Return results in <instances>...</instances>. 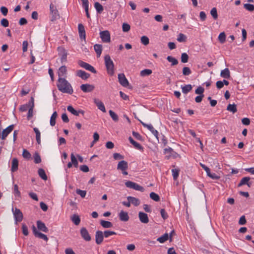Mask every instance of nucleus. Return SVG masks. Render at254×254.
Segmentation results:
<instances>
[{
    "instance_id": "obj_1",
    "label": "nucleus",
    "mask_w": 254,
    "mask_h": 254,
    "mask_svg": "<svg viewBox=\"0 0 254 254\" xmlns=\"http://www.w3.org/2000/svg\"><path fill=\"white\" fill-rule=\"evenodd\" d=\"M57 87L58 89L63 93L69 94H71L73 93V89L71 85L64 78H59Z\"/></svg>"
},
{
    "instance_id": "obj_2",
    "label": "nucleus",
    "mask_w": 254,
    "mask_h": 254,
    "mask_svg": "<svg viewBox=\"0 0 254 254\" xmlns=\"http://www.w3.org/2000/svg\"><path fill=\"white\" fill-rule=\"evenodd\" d=\"M105 64L107 68V72L110 75L114 74V64L109 55H106L104 57Z\"/></svg>"
},
{
    "instance_id": "obj_3",
    "label": "nucleus",
    "mask_w": 254,
    "mask_h": 254,
    "mask_svg": "<svg viewBox=\"0 0 254 254\" xmlns=\"http://www.w3.org/2000/svg\"><path fill=\"white\" fill-rule=\"evenodd\" d=\"M50 14L51 15V20L52 21H55L60 18V14L57 7L51 3L50 5Z\"/></svg>"
},
{
    "instance_id": "obj_4",
    "label": "nucleus",
    "mask_w": 254,
    "mask_h": 254,
    "mask_svg": "<svg viewBox=\"0 0 254 254\" xmlns=\"http://www.w3.org/2000/svg\"><path fill=\"white\" fill-rule=\"evenodd\" d=\"M126 186L128 188L132 189L134 190L143 192L144 189L142 186L139 185L136 183L128 181L125 183Z\"/></svg>"
},
{
    "instance_id": "obj_5",
    "label": "nucleus",
    "mask_w": 254,
    "mask_h": 254,
    "mask_svg": "<svg viewBox=\"0 0 254 254\" xmlns=\"http://www.w3.org/2000/svg\"><path fill=\"white\" fill-rule=\"evenodd\" d=\"M100 36L102 41L104 43H109L111 41V36L109 31L105 30L100 32Z\"/></svg>"
},
{
    "instance_id": "obj_6",
    "label": "nucleus",
    "mask_w": 254,
    "mask_h": 254,
    "mask_svg": "<svg viewBox=\"0 0 254 254\" xmlns=\"http://www.w3.org/2000/svg\"><path fill=\"white\" fill-rule=\"evenodd\" d=\"M78 64L81 67L85 68L86 70H88L94 73H96V70L95 69L94 67L87 63L80 60L78 62Z\"/></svg>"
},
{
    "instance_id": "obj_7",
    "label": "nucleus",
    "mask_w": 254,
    "mask_h": 254,
    "mask_svg": "<svg viewBox=\"0 0 254 254\" xmlns=\"http://www.w3.org/2000/svg\"><path fill=\"white\" fill-rule=\"evenodd\" d=\"M14 128V125H11L7 127L5 129H3L1 133L0 138L4 140L7 135L12 131Z\"/></svg>"
},
{
    "instance_id": "obj_8",
    "label": "nucleus",
    "mask_w": 254,
    "mask_h": 254,
    "mask_svg": "<svg viewBox=\"0 0 254 254\" xmlns=\"http://www.w3.org/2000/svg\"><path fill=\"white\" fill-rule=\"evenodd\" d=\"M12 212L14 216L15 220L16 222H21L23 219V214L20 209L15 208L12 209Z\"/></svg>"
},
{
    "instance_id": "obj_9",
    "label": "nucleus",
    "mask_w": 254,
    "mask_h": 254,
    "mask_svg": "<svg viewBox=\"0 0 254 254\" xmlns=\"http://www.w3.org/2000/svg\"><path fill=\"white\" fill-rule=\"evenodd\" d=\"M118 79L119 83L124 87H127L129 83L124 73H119L118 74Z\"/></svg>"
},
{
    "instance_id": "obj_10",
    "label": "nucleus",
    "mask_w": 254,
    "mask_h": 254,
    "mask_svg": "<svg viewBox=\"0 0 254 254\" xmlns=\"http://www.w3.org/2000/svg\"><path fill=\"white\" fill-rule=\"evenodd\" d=\"M139 121V122L141 123V124L142 125V126L145 127H146L147 128H148L151 132L157 138H158V132L157 130L155 129L151 125V124H149V125H148V124H146L143 122H142V121H141L140 120H138Z\"/></svg>"
},
{
    "instance_id": "obj_11",
    "label": "nucleus",
    "mask_w": 254,
    "mask_h": 254,
    "mask_svg": "<svg viewBox=\"0 0 254 254\" xmlns=\"http://www.w3.org/2000/svg\"><path fill=\"white\" fill-rule=\"evenodd\" d=\"M95 88V86L93 85L89 84H84L80 86L81 90L85 93L90 92L92 91Z\"/></svg>"
},
{
    "instance_id": "obj_12",
    "label": "nucleus",
    "mask_w": 254,
    "mask_h": 254,
    "mask_svg": "<svg viewBox=\"0 0 254 254\" xmlns=\"http://www.w3.org/2000/svg\"><path fill=\"white\" fill-rule=\"evenodd\" d=\"M103 232L101 231H97L95 233V242L97 245H100L103 241Z\"/></svg>"
},
{
    "instance_id": "obj_13",
    "label": "nucleus",
    "mask_w": 254,
    "mask_h": 254,
    "mask_svg": "<svg viewBox=\"0 0 254 254\" xmlns=\"http://www.w3.org/2000/svg\"><path fill=\"white\" fill-rule=\"evenodd\" d=\"M80 234L82 238L86 241H90L91 240V238L85 228L83 227L80 229Z\"/></svg>"
},
{
    "instance_id": "obj_14",
    "label": "nucleus",
    "mask_w": 254,
    "mask_h": 254,
    "mask_svg": "<svg viewBox=\"0 0 254 254\" xmlns=\"http://www.w3.org/2000/svg\"><path fill=\"white\" fill-rule=\"evenodd\" d=\"M94 103L96 104L97 107H98V109L101 110L104 113H105L106 112L105 106L103 104V103L100 101L99 99L97 98L94 99Z\"/></svg>"
},
{
    "instance_id": "obj_15",
    "label": "nucleus",
    "mask_w": 254,
    "mask_h": 254,
    "mask_svg": "<svg viewBox=\"0 0 254 254\" xmlns=\"http://www.w3.org/2000/svg\"><path fill=\"white\" fill-rule=\"evenodd\" d=\"M138 217L140 222L142 223L146 224L149 222V218L147 214L139 212L138 213Z\"/></svg>"
},
{
    "instance_id": "obj_16",
    "label": "nucleus",
    "mask_w": 254,
    "mask_h": 254,
    "mask_svg": "<svg viewBox=\"0 0 254 254\" xmlns=\"http://www.w3.org/2000/svg\"><path fill=\"white\" fill-rule=\"evenodd\" d=\"M30 104L31 105V107L29 108L28 110V112L27 114V119L28 120H30V119L33 117V108L34 106V98L33 97L31 98V99L30 100Z\"/></svg>"
},
{
    "instance_id": "obj_17",
    "label": "nucleus",
    "mask_w": 254,
    "mask_h": 254,
    "mask_svg": "<svg viewBox=\"0 0 254 254\" xmlns=\"http://www.w3.org/2000/svg\"><path fill=\"white\" fill-rule=\"evenodd\" d=\"M60 56L61 57V62L63 63L66 61L67 53L63 48H58Z\"/></svg>"
},
{
    "instance_id": "obj_18",
    "label": "nucleus",
    "mask_w": 254,
    "mask_h": 254,
    "mask_svg": "<svg viewBox=\"0 0 254 254\" xmlns=\"http://www.w3.org/2000/svg\"><path fill=\"white\" fill-rule=\"evenodd\" d=\"M67 110L68 112H70L72 114L74 115V116H79V114H81L82 115H84V112L82 110H75L73 107L72 106H68L67 107Z\"/></svg>"
},
{
    "instance_id": "obj_19",
    "label": "nucleus",
    "mask_w": 254,
    "mask_h": 254,
    "mask_svg": "<svg viewBox=\"0 0 254 254\" xmlns=\"http://www.w3.org/2000/svg\"><path fill=\"white\" fill-rule=\"evenodd\" d=\"M250 179L251 178L249 177L243 178L238 184V187H241L242 186L247 185L248 187H250L252 185V183L249 182Z\"/></svg>"
},
{
    "instance_id": "obj_20",
    "label": "nucleus",
    "mask_w": 254,
    "mask_h": 254,
    "mask_svg": "<svg viewBox=\"0 0 254 254\" xmlns=\"http://www.w3.org/2000/svg\"><path fill=\"white\" fill-rule=\"evenodd\" d=\"M128 168L127 162L122 160L120 161L117 166V169L121 171H126Z\"/></svg>"
},
{
    "instance_id": "obj_21",
    "label": "nucleus",
    "mask_w": 254,
    "mask_h": 254,
    "mask_svg": "<svg viewBox=\"0 0 254 254\" xmlns=\"http://www.w3.org/2000/svg\"><path fill=\"white\" fill-rule=\"evenodd\" d=\"M76 75L84 80L87 79L90 76V74L89 73L81 70H77L76 72Z\"/></svg>"
},
{
    "instance_id": "obj_22",
    "label": "nucleus",
    "mask_w": 254,
    "mask_h": 254,
    "mask_svg": "<svg viewBox=\"0 0 254 254\" xmlns=\"http://www.w3.org/2000/svg\"><path fill=\"white\" fill-rule=\"evenodd\" d=\"M37 228L39 230L45 233H47L48 232V228L46 226L45 224L42 221L40 220L37 221Z\"/></svg>"
},
{
    "instance_id": "obj_23",
    "label": "nucleus",
    "mask_w": 254,
    "mask_h": 254,
    "mask_svg": "<svg viewBox=\"0 0 254 254\" xmlns=\"http://www.w3.org/2000/svg\"><path fill=\"white\" fill-rule=\"evenodd\" d=\"M127 199L130 202V203H132L134 206H137L140 204V200L139 199L132 196L127 197Z\"/></svg>"
},
{
    "instance_id": "obj_24",
    "label": "nucleus",
    "mask_w": 254,
    "mask_h": 254,
    "mask_svg": "<svg viewBox=\"0 0 254 254\" xmlns=\"http://www.w3.org/2000/svg\"><path fill=\"white\" fill-rule=\"evenodd\" d=\"M94 49L97 54L98 58L100 57L103 50L102 46L100 44H96L94 46Z\"/></svg>"
},
{
    "instance_id": "obj_25",
    "label": "nucleus",
    "mask_w": 254,
    "mask_h": 254,
    "mask_svg": "<svg viewBox=\"0 0 254 254\" xmlns=\"http://www.w3.org/2000/svg\"><path fill=\"white\" fill-rule=\"evenodd\" d=\"M220 75L222 77L225 79H229L230 77V72L228 68L221 70Z\"/></svg>"
},
{
    "instance_id": "obj_26",
    "label": "nucleus",
    "mask_w": 254,
    "mask_h": 254,
    "mask_svg": "<svg viewBox=\"0 0 254 254\" xmlns=\"http://www.w3.org/2000/svg\"><path fill=\"white\" fill-rule=\"evenodd\" d=\"M120 219L122 221H127L129 219L128 213L127 212L121 211L119 214Z\"/></svg>"
},
{
    "instance_id": "obj_27",
    "label": "nucleus",
    "mask_w": 254,
    "mask_h": 254,
    "mask_svg": "<svg viewBox=\"0 0 254 254\" xmlns=\"http://www.w3.org/2000/svg\"><path fill=\"white\" fill-rule=\"evenodd\" d=\"M18 161L16 158H13L12 160L11 172H14L18 169Z\"/></svg>"
},
{
    "instance_id": "obj_28",
    "label": "nucleus",
    "mask_w": 254,
    "mask_h": 254,
    "mask_svg": "<svg viewBox=\"0 0 254 254\" xmlns=\"http://www.w3.org/2000/svg\"><path fill=\"white\" fill-rule=\"evenodd\" d=\"M67 72L66 67L65 65H63L61 66L58 71V75L59 77L64 76L65 74H66Z\"/></svg>"
},
{
    "instance_id": "obj_29",
    "label": "nucleus",
    "mask_w": 254,
    "mask_h": 254,
    "mask_svg": "<svg viewBox=\"0 0 254 254\" xmlns=\"http://www.w3.org/2000/svg\"><path fill=\"white\" fill-rule=\"evenodd\" d=\"M192 86L190 84H187L185 86H182L181 88L184 94H187L192 89Z\"/></svg>"
},
{
    "instance_id": "obj_30",
    "label": "nucleus",
    "mask_w": 254,
    "mask_h": 254,
    "mask_svg": "<svg viewBox=\"0 0 254 254\" xmlns=\"http://www.w3.org/2000/svg\"><path fill=\"white\" fill-rule=\"evenodd\" d=\"M82 6L84 8L86 15L87 18H90V15L88 12V0H82Z\"/></svg>"
},
{
    "instance_id": "obj_31",
    "label": "nucleus",
    "mask_w": 254,
    "mask_h": 254,
    "mask_svg": "<svg viewBox=\"0 0 254 254\" xmlns=\"http://www.w3.org/2000/svg\"><path fill=\"white\" fill-rule=\"evenodd\" d=\"M100 224L103 227L105 228H109L112 227L113 226V224L111 222L103 220H101Z\"/></svg>"
},
{
    "instance_id": "obj_32",
    "label": "nucleus",
    "mask_w": 254,
    "mask_h": 254,
    "mask_svg": "<svg viewBox=\"0 0 254 254\" xmlns=\"http://www.w3.org/2000/svg\"><path fill=\"white\" fill-rule=\"evenodd\" d=\"M33 130L36 134V139L38 144L41 143V133L37 127H34Z\"/></svg>"
},
{
    "instance_id": "obj_33",
    "label": "nucleus",
    "mask_w": 254,
    "mask_h": 254,
    "mask_svg": "<svg viewBox=\"0 0 254 254\" xmlns=\"http://www.w3.org/2000/svg\"><path fill=\"white\" fill-rule=\"evenodd\" d=\"M58 114L57 112H54L50 118V125L52 127L54 126L56 124V120L57 118Z\"/></svg>"
},
{
    "instance_id": "obj_34",
    "label": "nucleus",
    "mask_w": 254,
    "mask_h": 254,
    "mask_svg": "<svg viewBox=\"0 0 254 254\" xmlns=\"http://www.w3.org/2000/svg\"><path fill=\"white\" fill-rule=\"evenodd\" d=\"M71 219L72 222L76 225H79L80 222V219L79 216L76 214L72 215L71 217Z\"/></svg>"
},
{
    "instance_id": "obj_35",
    "label": "nucleus",
    "mask_w": 254,
    "mask_h": 254,
    "mask_svg": "<svg viewBox=\"0 0 254 254\" xmlns=\"http://www.w3.org/2000/svg\"><path fill=\"white\" fill-rule=\"evenodd\" d=\"M227 110L233 113H236L237 111L236 105L235 104H229L227 107Z\"/></svg>"
},
{
    "instance_id": "obj_36",
    "label": "nucleus",
    "mask_w": 254,
    "mask_h": 254,
    "mask_svg": "<svg viewBox=\"0 0 254 254\" xmlns=\"http://www.w3.org/2000/svg\"><path fill=\"white\" fill-rule=\"evenodd\" d=\"M169 238V235L167 233L164 234L161 237L157 238V241L160 243H163L166 242Z\"/></svg>"
},
{
    "instance_id": "obj_37",
    "label": "nucleus",
    "mask_w": 254,
    "mask_h": 254,
    "mask_svg": "<svg viewBox=\"0 0 254 254\" xmlns=\"http://www.w3.org/2000/svg\"><path fill=\"white\" fill-rule=\"evenodd\" d=\"M167 60L168 62L171 63V65H175L178 64V60L175 58L169 56L167 57Z\"/></svg>"
},
{
    "instance_id": "obj_38",
    "label": "nucleus",
    "mask_w": 254,
    "mask_h": 254,
    "mask_svg": "<svg viewBox=\"0 0 254 254\" xmlns=\"http://www.w3.org/2000/svg\"><path fill=\"white\" fill-rule=\"evenodd\" d=\"M38 175L43 180L45 181L47 180V176L43 169H39L38 170Z\"/></svg>"
},
{
    "instance_id": "obj_39",
    "label": "nucleus",
    "mask_w": 254,
    "mask_h": 254,
    "mask_svg": "<svg viewBox=\"0 0 254 254\" xmlns=\"http://www.w3.org/2000/svg\"><path fill=\"white\" fill-rule=\"evenodd\" d=\"M109 113L110 116L114 121L117 122L119 121L118 116L114 111L112 110H109Z\"/></svg>"
},
{
    "instance_id": "obj_40",
    "label": "nucleus",
    "mask_w": 254,
    "mask_h": 254,
    "mask_svg": "<svg viewBox=\"0 0 254 254\" xmlns=\"http://www.w3.org/2000/svg\"><path fill=\"white\" fill-rule=\"evenodd\" d=\"M71 162L73 164L75 167H78V161L73 153H71L70 155Z\"/></svg>"
},
{
    "instance_id": "obj_41",
    "label": "nucleus",
    "mask_w": 254,
    "mask_h": 254,
    "mask_svg": "<svg viewBox=\"0 0 254 254\" xmlns=\"http://www.w3.org/2000/svg\"><path fill=\"white\" fill-rule=\"evenodd\" d=\"M94 6H95V8H96L97 11L98 13H101L103 11V6L101 4H100L99 2H96L95 3Z\"/></svg>"
},
{
    "instance_id": "obj_42",
    "label": "nucleus",
    "mask_w": 254,
    "mask_h": 254,
    "mask_svg": "<svg viewBox=\"0 0 254 254\" xmlns=\"http://www.w3.org/2000/svg\"><path fill=\"white\" fill-rule=\"evenodd\" d=\"M150 197L155 201H159L160 200L159 196L154 192H151L150 193Z\"/></svg>"
},
{
    "instance_id": "obj_43",
    "label": "nucleus",
    "mask_w": 254,
    "mask_h": 254,
    "mask_svg": "<svg viewBox=\"0 0 254 254\" xmlns=\"http://www.w3.org/2000/svg\"><path fill=\"white\" fill-rule=\"evenodd\" d=\"M180 170L178 169H173L172 170L173 177L174 180H176L179 176Z\"/></svg>"
},
{
    "instance_id": "obj_44",
    "label": "nucleus",
    "mask_w": 254,
    "mask_h": 254,
    "mask_svg": "<svg viewBox=\"0 0 254 254\" xmlns=\"http://www.w3.org/2000/svg\"><path fill=\"white\" fill-rule=\"evenodd\" d=\"M152 71L151 69H145L141 71L140 75L142 76H145L147 75H149L152 73Z\"/></svg>"
},
{
    "instance_id": "obj_45",
    "label": "nucleus",
    "mask_w": 254,
    "mask_h": 254,
    "mask_svg": "<svg viewBox=\"0 0 254 254\" xmlns=\"http://www.w3.org/2000/svg\"><path fill=\"white\" fill-rule=\"evenodd\" d=\"M34 161L36 164L40 163L41 162V157L37 152H35L34 154Z\"/></svg>"
},
{
    "instance_id": "obj_46",
    "label": "nucleus",
    "mask_w": 254,
    "mask_h": 254,
    "mask_svg": "<svg viewBox=\"0 0 254 254\" xmlns=\"http://www.w3.org/2000/svg\"><path fill=\"white\" fill-rule=\"evenodd\" d=\"M116 235V233L114 231L106 230L103 232L104 237L105 238H108L111 236Z\"/></svg>"
},
{
    "instance_id": "obj_47",
    "label": "nucleus",
    "mask_w": 254,
    "mask_h": 254,
    "mask_svg": "<svg viewBox=\"0 0 254 254\" xmlns=\"http://www.w3.org/2000/svg\"><path fill=\"white\" fill-rule=\"evenodd\" d=\"M183 74L185 76H188L191 74V71L189 67H184L182 70Z\"/></svg>"
},
{
    "instance_id": "obj_48",
    "label": "nucleus",
    "mask_w": 254,
    "mask_h": 254,
    "mask_svg": "<svg viewBox=\"0 0 254 254\" xmlns=\"http://www.w3.org/2000/svg\"><path fill=\"white\" fill-rule=\"evenodd\" d=\"M140 40L141 43L145 46L147 45L149 43V38L146 36H142L141 37Z\"/></svg>"
},
{
    "instance_id": "obj_49",
    "label": "nucleus",
    "mask_w": 254,
    "mask_h": 254,
    "mask_svg": "<svg viewBox=\"0 0 254 254\" xmlns=\"http://www.w3.org/2000/svg\"><path fill=\"white\" fill-rule=\"evenodd\" d=\"M186 39H187L186 36L182 33H180L177 38V40L179 42H185L186 41Z\"/></svg>"
},
{
    "instance_id": "obj_50",
    "label": "nucleus",
    "mask_w": 254,
    "mask_h": 254,
    "mask_svg": "<svg viewBox=\"0 0 254 254\" xmlns=\"http://www.w3.org/2000/svg\"><path fill=\"white\" fill-rule=\"evenodd\" d=\"M210 14L214 19H217L218 14L216 8H212L210 11Z\"/></svg>"
},
{
    "instance_id": "obj_51",
    "label": "nucleus",
    "mask_w": 254,
    "mask_h": 254,
    "mask_svg": "<svg viewBox=\"0 0 254 254\" xmlns=\"http://www.w3.org/2000/svg\"><path fill=\"white\" fill-rule=\"evenodd\" d=\"M189 60V56L186 53H184L181 55V62L183 63H186Z\"/></svg>"
},
{
    "instance_id": "obj_52",
    "label": "nucleus",
    "mask_w": 254,
    "mask_h": 254,
    "mask_svg": "<svg viewBox=\"0 0 254 254\" xmlns=\"http://www.w3.org/2000/svg\"><path fill=\"white\" fill-rule=\"evenodd\" d=\"M22 156L23 158L26 159H29L31 158V155L28 150L24 149L23 150Z\"/></svg>"
},
{
    "instance_id": "obj_53",
    "label": "nucleus",
    "mask_w": 254,
    "mask_h": 254,
    "mask_svg": "<svg viewBox=\"0 0 254 254\" xmlns=\"http://www.w3.org/2000/svg\"><path fill=\"white\" fill-rule=\"evenodd\" d=\"M218 39H219V41L220 42V43H223L225 42V41L226 40V35L224 32H221L219 34V35L218 36Z\"/></svg>"
},
{
    "instance_id": "obj_54",
    "label": "nucleus",
    "mask_w": 254,
    "mask_h": 254,
    "mask_svg": "<svg viewBox=\"0 0 254 254\" xmlns=\"http://www.w3.org/2000/svg\"><path fill=\"white\" fill-rule=\"evenodd\" d=\"M244 7L245 8H246L247 10L252 11L254 10V5L250 3H246L244 4Z\"/></svg>"
},
{
    "instance_id": "obj_55",
    "label": "nucleus",
    "mask_w": 254,
    "mask_h": 254,
    "mask_svg": "<svg viewBox=\"0 0 254 254\" xmlns=\"http://www.w3.org/2000/svg\"><path fill=\"white\" fill-rule=\"evenodd\" d=\"M31 105L30 104V101L29 102L28 104H24L20 106L19 110L21 112H25L28 110L29 107H31Z\"/></svg>"
},
{
    "instance_id": "obj_56",
    "label": "nucleus",
    "mask_w": 254,
    "mask_h": 254,
    "mask_svg": "<svg viewBox=\"0 0 254 254\" xmlns=\"http://www.w3.org/2000/svg\"><path fill=\"white\" fill-rule=\"evenodd\" d=\"M122 29L124 32H127L129 31L130 26L127 23H124L122 25Z\"/></svg>"
},
{
    "instance_id": "obj_57",
    "label": "nucleus",
    "mask_w": 254,
    "mask_h": 254,
    "mask_svg": "<svg viewBox=\"0 0 254 254\" xmlns=\"http://www.w3.org/2000/svg\"><path fill=\"white\" fill-rule=\"evenodd\" d=\"M13 193L14 195L16 196L19 197L21 195L20 192L18 190V187L16 184L14 185Z\"/></svg>"
},
{
    "instance_id": "obj_58",
    "label": "nucleus",
    "mask_w": 254,
    "mask_h": 254,
    "mask_svg": "<svg viewBox=\"0 0 254 254\" xmlns=\"http://www.w3.org/2000/svg\"><path fill=\"white\" fill-rule=\"evenodd\" d=\"M76 192L77 194L79 195L82 198L85 197L86 194V191L85 190H82L80 189H77L76 190Z\"/></svg>"
},
{
    "instance_id": "obj_59",
    "label": "nucleus",
    "mask_w": 254,
    "mask_h": 254,
    "mask_svg": "<svg viewBox=\"0 0 254 254\" xmlns=\"http://www.w3.org/2000/svg\"><path fill=\"white\" fill-rule=\"evenodd\" d=\"M204 91V89L202 87L199 86L195 90V94H199V95H201L202 94H203Z\"/></svg>"
},
{
    "instance_id": "obj_60",
    "label": "nucleus",
    "mask_w": 254,
    "mask_h": 254,
    "mask_svg": "<svg viewBox=\"0 0 254 254\" xmlns=\"http://www.w3.org/2000/svg\"><path fill=\"white\" fill-rule=\"evenodd\" d=\"M0 24L4 27H7L8 26L9 22L7 19L3 18L0 21Z\"/></svg>"
},
{
    "instance_id": "obj_61",
    "label": "nucleus",
    "mask_w": 254,
    "mask_h": 254,
    "mask_svg": "<svg viewBox=\"0 0 254 254\" xmlns=\"http://www.w3.org/2000/svg\"><path fill=\"white\" fill-rule=\"evenodd\" d=\"M36 237L40 239H42L46 241H47L48 240L47 236L41 232L38 233Z\"/></svg>"
},
{
    "instance_id": "obj_62",
    "label": "nucleus",
    "mask_w": 254,
    "mask_h": 254,
    "mask_svg": "<svg viewBox=\"0 0 254 254\" xmlns=\"http://www.w3.org/2000/svg\"><path fill=\"white\" fill-rule=\"evenodd\" d=\"M160 213H161V215L163 219L165 220L168 218V214L166 213V212L164 209H161Z\"/></svg>"
},
{
    "instance_id": "obj_63",
    "label": "nucleus",
    "mask_w": 254,
    "mask_h": 254,
    "mask_svg": "<svg viewBox=\"0 0 254 254\" xmlns=\"http://www.w3.org/2000/svg\"><path fill=\"white\" fill-rule=\"evenodd\" d=\"M22 229L23 234L25 236H27L28 235L29 232L27 226L23 224L22 226Z\"/></svg>"
},
{
    "instance_id": "obj_64",
    "label": "nucleus",
    "mask_w": 254,
    "mask_h": 254,
    "mask_svg": "<svg viewBox=\"0 0 254 254\" xmlns=\"http://www.w3.org/2000/svg\"><path fill=\"white\" fill-rule=\"evenodd\" d=\"M1 13L4 15L6 16L8 13V9L5 6H1L0 8Z\"/></svg>"
}]
</instances>
